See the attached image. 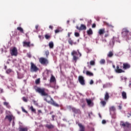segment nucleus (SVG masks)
<instances>
[{"instance_id":"dca6fc26","label":"nucleus","mask_w":131,"mask_h":131,"mask_svg":"<svg viewBox=\"0 0 131 131\" xmlns=\"http://www.w3.org/2000/svg\"><path fill=\"white\" fill-rule=\"evenodd\" d=\"M78 125L80 127L79 131H85V127L81 124V123H78Z\"/></svg>"},{"instance_id":"f8f14e48","label":"nucleus","mask_w":131,"mask_h":131,"mask_svg":"<svg viewBox=\"0 0 131 131\" xmlns=\"http://www.w3.org/2000/svg\"><path fill=\"white\" fill-rule=\"evenodd\" d=\"M115 72L117 73H124L125 72L124 70L119 68V66H117L116 67V69H115Z\"/></svg>"},{"instance_id":"412c9836","label":"nucleus","mask_w":131,"mask_h":131,"mask_svg":"<svg viewBox=\"0 0 131 131\" xmlns=\"http://www.w3.org/2000/svg\"><path fill=\"white\" fill-rule=\"evenodd\" d=\"M115 42V40H114V38L112 39L110 42V46L113 48V46H114Z\"/></svg>"},{"instance_id":"603ef678","label":"nucleus","mask_w":131,"mask_h":131,"mask_svg":"<svg viewBox=\"0 0 131 131\" xmlns=\"http://www.w3.org/2000/svg\"><path fill=\"white\" fill-rule=\"evenodd\" d=\"M102 42H107V40H106V39H102Z\"/></svg>"},{"instance_id":"bb28decb","label":"nucleus","mask_w":131,"mask_h":131,"mask_svg":"<svg viewBox=\"0 0 131 131\" xmlns=\"http://www.w3.org/2000/svg\"><path fill=\"white\" fill-rule=\"evenodd\" d=\"M49 47L50 49H53V48H54V42L53 41H50L49 43Z\"/></svg>"},{"instance_id":"13d9d810","label":"nucleus","mask_w":131,"mask_h":131,"mask_svg":"<svg viewBox=\"0 0 131 131\" xmlns=\"http://www.w3.org/2000/svg\"><path fill=\"white\" fill-rule=\"evenodd\" d=\"M38 113H42V112H41V110H39L38 111Z\"/></svg>"},{"instance_id":"de8ad7c7","label":"nucleus","mask_w":131,"mask_h":131,"mask_svg":"<svg viewBox=\"0 0 131 131\" xmlns=\"http://www.w3.org/2000/svg\"><path fill=\"white\" fill-rule=\"evenodd\" d=\"M102 124H105L106 123V120H103L102 121Z\"/></svg>"},{"instance_id":"774afa93","label":"nucleus","mask_w":131,"mask_h":131,"mask_svg":"<svg viewBox=\"0 0 131 131\" xmlns=\"http://www.w3.org/2000/svg\"><path fill=\"white\" fill-rule=\"evenodd\" d=\"M79 54L80 55V57L81 56V53H80V52H79Z\"/></svg>"},{"instance_id":"8fccbe9b","label":"nucleus","mask_w":131,"mask_h":131,"mask_svg":"<svg viewBox=\"0 0 131 131\" xmlns=\"http://www.w3.org/2000/svg\"><path fill=\"white\" fill-rule=\"evenodd\" d=\"M92 28H95L96 27V24H93L92 26Z\"/></svg>"},{"instance_id":"69168bd1","label":"nucleus","mask_w":131,"mask_h":131,"mask_svg":"<svg viewBox=\"0 0 131 131\" xmlns=\"http://www.w3.org/2000/svg\"><path fill=\"white\" fill-rule=\"evenodd\" d=\"M77 43L76 42H73V45H76Z\"/></svg>"},{"instance_id":"052dcab7","label":"nucleus","mask_w":131,"mask_h":131,"mask_svg":"<svg viewBox=\"0 0 131 131\" xmlns=\"http://www.w3.org/2000/svg\"><path fill=\"white\" fill-rule=\"evenodd\" d=\"M28 57L29 58H31V54H28Z\"/></svg>"},{"instance_id":"ddd939ff","label":"nucleus","mask_w":131,"mask_h":131,"mask_svg":"<svg viewBox=\"0 0 131 131\" xmlns=\"http://www.w3.org/2000/svg\"><path fill=\"white\" fill-rule=\"evenodd\" d=\"M23 47L24 48H30V43L31 42L30 41H24L23 42Z\"/></svg>"},{"instance_id":"e2e57ef3","label":"nucleus","mask_w":131,"mask_h":131,"mask_svg":"<svg viewBox=\"0 0 131 131\" xmlns=\"http://www.w3.org/2000/svg\"><path fill=\"white\" fill-rule=\"evenodd\" d=\"M30 47H34V44L33 43L30 44Z\"/></svg>"},{"instance_id":"2eb2a0df","label":"nucleus","mask_w":131,"mask_h":131,"mask_svg":"<svg viewBox=\"0 0 131 131\" xmlns=\"http://www.w3.org/2000/svg\"><path fill=\"white\" fill-rule=\"evenodd\" d=\"M86 102L89 107H93L94 106V103L92 102V100L86 99Z\"/></svg>"},{"instance_id":"4c0bfd02","label":"nucleus","mask_w":131,"mask_h":131,"mask_svg":"<svg viewBox=\"0 0 131 131\" xmlns=\"http://www.w3.org/2000/svg\"><path fill=\"white\" fill-rule=\"evenodd\" d=\"M90 65H91V66H94V65H95V62L94 60H91L90 62Z\"/></svg>"},{"instance_id":"4d7b16f0","label":"nucleus","mask_w":131,"mask_h":131,"mask_svg":"<svg viewBox=\"0 0 131 131\" xmlns=\"http://www.w3.org/2000/svg\"><path fill=\"white\" fill-rule=\"evenodd\" d=\"M72 34V33H70L69 32L68 34V37H70V35Z\"/></svg>"},{"instance_id":"7c9ffc66","label":"nucleus","mask_w":131,"mask_h":131,"mask_svg":"<svg viewBox=\"0 0 131 131\" xmlns=\"http://www.w3.org/2000/svg\"><path fill=\"white\" fill-rule=\"evenodd\" d=\"M116 110V108H115V106H112L110 107V111L111 112L112 111H115Z\"/></svg>"},{"instance_id":"c9c22d12","label":"nucleus","mask_w":131,"mask_h":131,"mask_svg":"<svg viewBox=\"0 0 131 131\" xmlns=\"http://www.w3.org/2000/svg\"><path fill=\"white\" fill-rule=\"evenodd\" d=\"M105 63H106V61H105V59H102L100 60V64H104Z\"/></svg>"},{"instance_id":"a19ab883","label":"nucleus","mask_w":131,"mask_h":131,"mask_svg":"<svg viewBox=\"0 0 131 131\" xmlns=\"http://www.w3.org/2000/svg\"><path fill=\"white\" fill-rule=\"evenodd\" d=\"M12 72V70L11 69H9L6 71V73L7 74H9V73H11Z\"/></svg>"},{"instance_id":"338daca9","label":"nucleus","mask_w":131,"mask_h":131,"mask_svg":"<svg viewBox=\"0 0 131 131\" xmlns=\"http://www.w3.org/2000/svg\"><path fill=\"white\" fill-rule=\"evenodd\" d=\"M89 116L90 118H91V114H89Z\"/></svg>"},{"instance_id":"ea45409f","label":"nucleus","mask_w":131,"mask_h":131,"mask_svg":"<svg viewBox=\"0 0 131 131\" xmlns=\"http://www.w3.org/2000/svg\"><path fill=\"white\" fill-rule=\"evenodd\" d=\"M40 82V80L39 79H37L35 80V83L36 84H39V83Z\"/></svg>"},{"instance_id":"e433bc0d","label":"nucleus","mask_w":131,"mask_h":131,"mask_svg":"<svg viewBox=\"0 0 131 131\" xmlns=\"http://www.w3.org/2000/svg\"><path fill=\"white\" fill-rule=\"evenodd\" d=\"M45 37L46 39H50V38H51V36L49 35L48 34H46L45 35Z\"/></svg>"},{"instance_id":"864d4df0","label":"nucleus","mask_w":131,"mask_h":131,"mask_svg":"<svg viewBox=\"0 0 131 131\" xmlns=\"http://www.w3.org/2000/svg\"><path fill=\"white\" fill-rule=\"evenodd\" d=\"M50 29L53 30V28H54V27L53 26H49Z\"/></svg>"},{"instance_id":"4be33fe9","label":"nucleus","mask_w":131,"mask_h":131,"mask_svg":"<svg viewBox=\"0 0 131 131\" xmlns=\"http://www.w3.org/2000/svg\"><path fill=\"white\" fill-rule=\"evenodd\" d=\"M88 35H92L93 34V30H92L91 28H90L88 30L86 31Z\"/></svg>"},{"instance_id":"f704fd0d","label":"nucleus","mask_w":131,"mask_h":131,"mask_svg":"<svg viewBox=\"0 0 131 131\" xmlns=\"http://www.w3.org/2000/svg\"><path fill=\"white\" fill-rule=\"evenodd\" d=\"M21 110L23 112H24L25 113H26V114H28V112H27L26 110H25V108L23 106H21Z\"/></svg>"},{"instance_id":"7ed1b4c3","label":"nucleus","mask_w":131,"mask_h":131,"mask_svg":"<svg viewBox=\"0 0 131 131\" xmlns=\"http://www.w3.org/2000/svg\"><path fill=\"white\" fill-rule=\"evenodd\" d=\"M120 125L124 128V131H128V129H129V130H131V124L128 122H124L123 121H121ZM125 127H127L128 129Z\"/></svg>"},{"instance_id":"a878e982","label":"nucleus","mask_w":131,"mask_h":131,"mask_svg":"<svg viewBox=\"0 0 131 131\" xmlns=\"http://www.w3.org/2000/svg\"><path fill=\"white\" fill-rule=\"evenodd\" d=\"M3 105H4V106H6L7 107V108H8L9 109H10V108H11V106L10 105H9V102H4L3 103Z\"/></svg>"},{"instance_id":"37998d69","label":"nucleus","mask_w":131,"mask_h":131,"mask_svg":"<svg viewBox=\"0 0 131 131\" xmlns=\"http://www.w3.org/2000/svg\"><path fill=\"white\" fill-rule=\"evenodd\" d=\"M55 117H56V116L55 115H53L52 116V121H55Z\"/></svg>"},{"instance_id":"6e6552de","label":"nucleus","mask_w":131,"mask_h":131,"mask_svg":"<svg viewBox=\"0 0 131 131\" xmlns=\"http://www.w3.org/2000/svg\"><path fill=\"white\" fill-rule=\"evenodd\" d=\"M72 56H73V60L74 61L75 63L77 62V60H78V57L75 56V55H77V52L75 51H73L71 53Z\"/></svg>"},{"instance_id":"0eeeda50","label":"nucleus","mask_w":131,"mask_h":131,"mask_svg":"<svg viewBox=\"0 0 131 131\" xmlns=\"http://www.w3.org/2000/svg\"><path fill=\"white\" fill-rule=\"evenodd\" d=\"M78 81L81 85H85V80L82 76H78Z\"/></svg>"},{"instance_id":"5fc2aeb1","label":"nucleus","mask_w":131,"mask_h":131,"mask_svg":"<svg viewBox=\"0 0 131 131\" xmlns=\"http://www.w3.org/2000/svg\"><path fill=\"white\" fill-rule=\"evenodd\" d=\"M0 93L2 94V93H4V89H0Z\"/></svg>"},{"instance_id":"aec40b11","label":"nucleus","mask_w":131,"mask_h":131,"mask_svg":"<svg viewBox=\"0 0 131 131\" xmlns=\"http://www.w3.org/2000/svg\"><path fill=\"white\" fill-rule=\"evenodd\" d=\"M109 93L108 92H105V95H104V100L105 101H108V100H109Z\"/></svg>"},{"instance_id":"473e14b6","label":"nucleus","mask_w":131,"mask_h":131,"mask_svg":"<svg viewBox=\"0 0 131 131\" xmlns=\"http://www.w3.org/2000/svg\"><path fill=\"white\" fill-rule=\"evenodd\" d=\"M100 104H101V105L105 107V106L106 105V101H101L100 102Z\"/></svg>"},{"instance_id":"79ce46f5","label":"nucleus","mask_w":131,"mask_h":131,"mask_svg":"<svg viewBox=\"0 0 131 131\" xmlns=\"http://www.w3.org/2000/svg\"><path fill=\"white\" fill-rule=\"evenodd\" d=\"M75 36H76V37H79V33L78 32H75Z\"/></svg>"},{"instance_id":"c03bdc74","label":"nucleus","mask_w":131,"mask_h":131,"mask_svg":"<svg viewBox=\"0 0 131 131\" xmlns=\"http://www.w3.org/2000/svg\"><path fill=\"white\" fill-rule=\"evenodd\" d=\"M23 100L24 101V102H27V98H26V97H23Z\"/></svg>"},{"instance_id":"9d476101","label":"nucleus","mask_w":131,"mask_h":131,"mask_svg":"<svg viewBox=\"0 0 131 131\" xmlns=\"http://www.w3.org/2000/svg\"><path fill=\"white\" fill-rule=\"evenodd\" d=\"M76 29L78 30H86V26L83 24H81L80 27H78V26H76Z\"/></svg>"},{"instance_id":"bf43d9fd","label":"nucleus","mask_w":131,"mask_h":131,"mask_svg":"<svg viewBox=\"0 0 131 131\" xmlns=\"http://www.w3.org/2000/svg\"><path fill=\"white\" fill-rule=\"evenodd\" d=\"M55 33H58L59 32V30H56L55 31Z\"/></svg>"},{"instance_id":"423d86ee","label":"nucleus","mask_w":131,"mask_h":131,"mask_svg":"<svg viewBox=\"0 0 131 131\" xmlns=\"http://www.w3.org/2000/svg\"><path fill=\"white\" fill-rule=\"evenodd\" d=\"M10 55L15 57L18 56V50H17L16 47H14L12 49L10 50Z\"/></svg>"},{"instance_id":"cd10ccee","label":"nucleus","mask_w":131,"mask_h":131,"mask_svg":"<svg viewBox=\"0 0 131 131\" xmlns=\"http://www.w3.org/2000/svg\"><path fill=\"white\" fill-rule=\"evenodd\" d=\"M55 81H56V78L52 75L50 78V82H55Z\"/></svg>"},{"instance_id":"c85d7f7f","label":"nucleus","mask_w":131,"mask_h":131,"mask_svg":"<svg viewBox=\"0 0 131 131\" xmlns=\"http://www.w3.org/2000/svg\"><path fill=\"white\" fill-rule=\"evenodd\" d=\"M17 30H18V31L20 32L21 33H24V30L21 27H17Z\"/></svg>"},{"instance_id":"b1692460","label":"nucleus","mask_w":131,"mask_h":131,"mask_svg":"<svg viewBox=\"0 0 131 131\" xmlns=\"http://www.w3.org/2000/svg\"><path fill=\"white\" fill-rule=\"evenodd\" d=\"M113 55H114L113 52L110 51L107 54V57H108V58H112V57H113Z\"/></svg>"},{"instance_id":"f03ea898","label":"nucleus","mask_w":131,"mask_h":131,"mask_svg":"<svg viewBox=\"0 0 131 131\" xmlns=\"http://www.w3.org/2000/svg\"><path fill=\"white\" fill-rule=\"evenodd\" d=\"M122 36L123 38H131V33L126 28H123L121 32Z\"/></svg>"},{"instance_id":"680f3d73","label":"nucleus","mask_w":131,"mask_h":131,"mask_svg":"<svg viewBox=\"0 0 131 131\" xmlns=\"http://www.w3.org/2000/svg\"><path fill=\"white\" fill-rule=\"evenodd\" d=\"M98 115L100 118H102V116H101V114L99 113Z\"/></svg>"},{"instance_id":"20e7f679","label":"nucleus","mask_w":131,"mask_h":131,"mask_svg":"<svg viewBox=\"0 0 131 131\" xmlns=\"http://www.w3.org/2000/svg\"><path fill=\"white\" fill-rule=\"evenodd\" d=\"M31 68H30V71L31 72H36L38 71L39 69L35 66L33 62H31Z\"/></svg>"},{"instance_id":"5701e85b","label":"nucleus","mask_w":131,"mask_h":131,"mask_svg":"<svg viewBox=\"0 0 131 131\" xmlns=\"http://www.w3.org/2000/svg\"><path fill=\"white\" fill-rule=\"evenodd\" d=\"M122 96L123 99H126L127 98V97L126 96V92L123 91L122 92Z\"/></svg>"},{"instance_id":"a211bd4d","label":"nucleus","mask_w":131,"mask_h":131,"mask_svg":"<svg viewBox=\"0 0 131 131\" xmlns=\"http://www.w3.org/2000/svg\"><path fill=\"white\" fill-rule=\"evenodd\" d=\"M18 131H28V128H27V127H23L22 126H19Z\"/></svg>"},{"instance_id":"58836bf2","label":"nucleus","mask_w":131,"mask_h":131,"mask_svg":"<svg viewBox=\"0 0 131 131\" xmlns=\"http://www.w3.org/2000/svg\"><path fill=\"white\" fill-rule=\"evenodd\" d=\"M120 79H121V80H125V81H126V79H127V78L125 77H123V76H121L120 77Z\"/></svg>"},{"instance_id":"9b49d317","label":"nucleus","mask_w":131,"mask_h":131,"mask_svg":"<svg viewBox=\"0 0 131 131\" xmlns=\"http://www.w3.org/2000/svg\"><path fill=\"white\" fill-rule=\"evenodd\" d=\"M130 68V64L128 63H124L123 64V69L124 70H126V69H129Z\"/></svg>"},{"instance_id":"c756f323","label":"nucleus","mask_w":131,"mask_h":131,"mask_svg":"<svg viewBox=\"0 0 131 131\" xmlns=\"http://www.w3.org/2000/svg\"><path fill=\"white\" fill-rule=\"evenodd\" d=\"M68 43H69V45H70V46H73V40H72V39H71V38H70L68 40Z\"/></svg>"},{"instance_id":"a18cd8bd","label":"nucleus","mask_w":131,"mask_h":131,"mask_svg":"<svg viewBox=\"0 0 131 131\" xmlns=\"http://www.w3.org/2000/svg\"><path fill=\"white\" fill-rule=\"evenodd\" d=\"M118 107L119 110H121V109H122V106H121V104H120Z\"/></svg>"},{"instance_id":"f3484780","label":"nucleus","mask_w":131,"mask_h":131,"mask_svg":"<svg viewBox=\"0 0 131 131\" xmlns=\"http://www.w3.org/2000/svg\"><path fill=\"white\" fill-rule=\"evenodd\" d=\"M46 127H47V128H48V129H51V128H54V127H55V125L50 124H46L45 125Z\"/></svg>"},{"instance_id":"3c124183","label":"nucleus","mask_w":131,"mask_h":131,"mask_svg":"<svg viewBox=\"0 0 131 131\" xmlns=\"http://www.w3.org/2000/svg\"><path fill=\"white\" fill-rule=\"evenodd\" d=\"M108 36H109V34L108 33L105 34V35H104V37H108Z\"/></svg>"},{"instance_id":"09e8293b","label":"nucleus","mask_w":131,"mask_h":131,"mask_svg":"<svg viewBox=\"0 0 131 131\" xmlns=\"http://www.w3.org/2000/svg\"><path fill=\"white\" fill-rule=\"evenodd\" d=\"M127 114L128 115V116H127V117H130V116H131V112H130L129 113H128Z\"/></svg>"},{"instance_id":"1a4fd4ad","label":"nucleus","mask_w":131,"mask_h":131,"mask_svg":"<svg viewBox=\"0 0 131 131\" xmlns=\"http://www.w3.org/2000/svg\"><path fill=\"white\" fill-rule=\"evenodd\" d=\"M69 108L75 114H79V113H80V110L79 109H77L76 108L72 107L71 106H69Z\"/></svg>"},{"instance_id":"39448f33","label":"nucleus","mask_w":131,"mask_h":131,"mask_svg":"<svg viewBox=\"0 0 131 131\" xmlns=\"http://www.w3.org/2000/svg\"><path fill=\"white\" fill-rule=\"evenodd\" d=\"M39 62L40 64H42V65H48V64H49V60L43 57L40 58L39 59Z\"/></svg>"},{"instance_id":"0e129e2a","label":"nucleus","mask_w":131,"mask_h":131,"mask_svg":"<svg viewBox=\"0 0 131 131\" xmlns=\"http://www.w3.org/2000/svg\"><path fill=\"white\" fill-rule=\"evenodd\" d=\"M113 68L114 69H115V65H113Z\"/></svg>"},{"instance_id":"2f4dec72","label":"nucleus","mask_w":131,"mask_h":131,"mask_svg":"<svg viewBox=\"0 0 131 131\" xmlns=\"http://www.w3.org/2000/svg\"><path fill=\"white\" fill-rule=\"evenodd\" d=\"M30 110H31L32 112H33L34 113H36V110H35V108H33V106H31L30 107Z\"/></svg>"},{"instance_id":"6ab92c4d","label":"nucleus","mask_w":131,"mask_h":131,"mask_svg":"<svg viewBox=\"0 0 131 131\" xmlns=\"http://www.w3.org/2000/svg\"><path fill=\"white\" fill-rule=\"evenodd\" d=\"M99 35H103L105 33V29H100L98 31Z\"/></svg>"},{"instance_id":"393cba45","label":"nucleus","mask_w":131,"mask_h":131,"mask_svg":"<svg viewBox=\"0 0 131 131\" xmlns=\"http://www.w3.org/2000/svg\"><path fill=\"white\" fill-rule=\"evenodd\" d=\"M86 75L88 76H94V74L89 71L86 72Z\"/></svg>"},{"instance_id":"4468645a","label":"nucleus","mask_w":131,"mask_h":131,"mask_svg":"<svg viewBox=\"0 0 131 131\" xmlns=\"http://www.w3.org/2000/svg\"><path fill=\"white\" fill-rule=\"evenodd\" d=\"M13 116L9 115H6L5 118V120H8L9 122H12V117Z\"/></svg>"},{"instance_id":"6e6d98bb","label":"nucleus","mask_w":131,"mask_h":131,"mask_svg":"<svg viewBox=\"0 0 131 131\" xmlns=\"http://www.w3.org/2000/svg\"><path fill=\"white\" fill-rule=\"evenodd\" d=\"M35 29H36V30H37V29H38V25H36L35 26Z\"/></svg>"},{"instance_id":"49530a36","label":"nucleus","mask_w":131,"mask_h":131,"mask_svg":"<svg viewBox=\"0 0 131 131\" xmlns=\"http://www.w3.org/2000/svg\"><path fill=\"white\" fill-rule=\"evenodd\" d=\"M90 84H94V81L93 80H91Z\"/></svg>"},{"instance_id":"f257e3e1","label":"nucleus","mask_w":131,"mask_h":131,"mask_svg":"<svg viewBox=\"0 0 131 131\" xmlns=\"http://www.w3.org/2000/svg\"><path fill=\"white\" fill-rule=\"evenodd\" d=\"M34 90L36 93H38L40 96L42 97H45L43 100L49 103V104H51L52 106H54V107H59V105L58 103H56L55 101H54L53 98L51 97V96L49 95V93L46 92L45 88H41L37 86H34Z\"/></svg>"},{"instance_id":"72a5a7b5","label":"nucleus","mask_w":131,"mask_h":131,"mask_svg":"<svg viewBox=\"0 0 131 131\" xmlns=\"http://www.w3.org/2000/svg\"><path fill=\"white\" fill-rule=\"evenodd\" d=\"M45 55L46 56V58H49L48 56L50 55V52H49V50L45 52Z\"/></svg>"}]
</instances>
